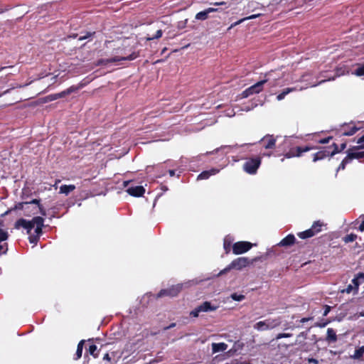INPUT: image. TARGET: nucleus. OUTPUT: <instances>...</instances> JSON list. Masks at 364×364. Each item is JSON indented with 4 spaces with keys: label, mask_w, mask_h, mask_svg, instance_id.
<instances>
[{
    "label": "nucleus",
    "mask_w": 364,
    "mask_h": 364,
    "mask_svg": "<svg viewBox=\"0 0 364 364\" xmlns=\"http://www.w3.org/2000/svg\"><path fill=\"white\" fill-rule=\"evenodd\" d=\"M4 224L1 220H0V242L5 241L8 239L9 234L6 230L3 228Z\"/></svg>",
    "instance_id": "nucleus-27"
},
{
    "label": "nucleus",
    "mask_w": 364,
    "mask_h": 364,
    "mask_svg": "<svg viewBox=\"0 0 364 364\" xmlns=\"http://www.w3.org/2000/svg\"><path fill=\"white\" fill-rule=\"evenodd\" d=\"M35 205L38 206V205H40V203H38V205H31V207H30V208H28V212L32 213V210H34V209H33V207H34Z\"/></svg>",
    "instance_id": "nucleus-51"
},
{
    "label": "nucleus",
    "mask_w": 364,
    "mask_h": 364,
    "mask_svg": "<svg viewBox=\"0 0 364 364\" xmlns=\"http://www.w3.org/2000/svg\"><path fill=\"white\" fill-rule=\"evenodd\" d=\"M360 149L358 146H354L353 149L348 151L347 157L351 161L353 159H361L364 156V151H358Z\"/></svg>",
    "instance_id": "nucleus-11"
},
{
    "label": "nucleus",
    "mask_w": 364,
    "mask_h": 364,
    "mask_svg": "<svg viewBox=\"0 0 364 364\" xmlns=\"http://www.w3.org/2000/svg\"><path fill=\"white\" fill-rule=\"evenodd\" d=\"M233 238L228 235L224 238L223 246L226 253L230 252Z\"/></svg>",
    "instance_id": "nucleus-21"
},
{
    "label": "nucleus",
    "mask_w": 364,
    "mask_h": 364,
    "mask_svg": "<svg viewBox=\"0 0 364 364\" xmlns=\"http://www.w3.org/2000/svg\"><path fill=\"white\" fill-rule=\"evenodd\" d=\"M356 237H357L356 235L350 234V235H346L344 237L343 240L346 243L351 242H353L356 239Z\"/></svg>",
    "instance_id": "nucleus-33"
},
{
    "label": "nucleus",
    "mask_w": 364,
    "mask_h": 364,
    "mask_svg": "<svg viewBox=\"0 0 364 364\" xmlns=\"http://www.w3.org/2000/svg\"><path fill=\"white\" fill-rule=\"evenodd\" d=\"M86 37L85 36H83V37H80L79 40H83V39H85Z\"/></svg>",
    "instance_id": "nucleus-60"
},
{
    "label": "nucleus",
    "mask_w": 364,
    "mask_h": 364,
    "mask_svg": "<svg viewBox=\"0 0 364 364\" xmlns=\"http://www.w3.org/2000/svg\"><path fill=\"white\" fill-rule=\"evenodd\" d=\"M333 146H334V149L331 153L327 150L320 151H318L317 153H316L314 155L313 161L316 162L318 160H321L328 156H332L335 155L336 154H337L338 152H339V151L338 150L337 145L336 144H334Z\"/></svg>",
    "instance_id": "nucleus-9"
},
{
    "label": "nucleus",
    "mask_w": 364,
    "mask_h": 364,
    "mask_svg": "<svg viewBox=\"0 0 364 364\" xmlns=\"http://www.w3.org/2000/svg\"><path fill=\"white\" fill-rule=\"evenodd\" d=\"M137 57V55L135 53H132V54L126 56V57H113L106 60H101L99 61L98 64H107L110 63H118L122 60H134Z\"/></svg>",
    "instance_id": "nucleus-8"
},
{
    "label": "nucleus",
    "mask_w": 364,
    "mask_h": 364,
    "mask_svg": "<svg viewBox=\"0 0 364 364\" xmlns=\"http://www.w3.org/2000/svg\"><path fill=\"white\" fill-rule=\"evenodd\" d=\"M309 320V318H303L301 320V323H305L306 321H308Z\"/></svg>",
    "instance_id": "nucleus-55"
},
{
    "label": "nucleus",
    "mask_w": 364,
    "mask_h": 364,
    "mask_svg": "<svg viewBox=\"0 0 364 364\" xmlns=\"http://www.w3.org/2000/svg\"><path fill=\"white\" fill-rule=\"evenodd\" d=\"M297 89L295 87H288L284 89L280 94H279L277 97V100L281 101L289 93L296 91Z\"/></svg>",
    "instance_id": "nucleus-22"
},
{
    "label": "nucleus",
    "mask_w": 364,
    "mask_h": 364,
    "mask_svg": "<svg viewBox=\"0 0 364 364\" xmlns=\"http://www.w3.org/2000/svg\"><path fill=\"white\" fill-rule=\"evenodd\" d=\"M233 268L231 267V263L227 266L225 269H223V270H221L218 274L217 276L219 277V276H221L223 275V274H225L227 273L228 272H229L230 270L232 269Z\"/></svg>",
    "instance_id": "nucleus-39"
},
{
    "label": "nucleus",
    "mask_w": 364,
    "mask_h": 364,
    "mask_svg": "<svg viewBox=\"0 0 364 364\" xmlns=\"http://www.w3.org/2000/svg\"><path fill=\"white\" fill-rule=\"evenodd\" d=\"M129 183V181H124V186H125V187L127 186Z\"/></svg>",
    "instance_id": "nucleus-58"
},
{
    "label": "nucleus",
    "mask_w": 364,
    "mask_h": 364,
    "mask_svg": "<svg viewBox=\"0 0 364 364\" xmlns=\"http://www.w3.org/2000/svg\"><path fill=\"white\" fill-rule=\"evenodd\" d=\"M83 344H84V341H81L78 345H77V350H76V353H75V358L76 360L79 359L81 358L82 356V349H83Z\"/></svg>",
    "instance_id": "nucleus-28"
},
{
    "label": "nucleus",
    "mask_w": 364,
    "mask_h": 364,
    "mask_svg": "<svg viewBox=\"0 0 364 364\" xmlns=\"http://www.w3.org/2000/svg\"><path fill=\"white\" fill-rule=\"evenodd\" d=\"M252 93H251V91L250 90L249 88L246 89L245 90H244L242 92V97L243 98H246L247 97H249L250 95H251Z\"/></svg>",
    "instance_id": "nucleus-44"
},
{
    "label": "nucleus",
    "mask_w": 364,
    "mask_h": 364,
    "mask_svg": "<svg viewBox=\"0 0 364 364\" xmlns=\"http://www.w3.org/2000/svg\"><path fill=\"white\" fill-rule=\"evenodd\" d=\"M260 16V14H255V15H252V16H248V17L244 18H242V19H241V20L238 21L237 22H236V23H235V25H237V24H239V23H242V22L245 21V20L255 18H257V17H258V16Z\"/></svg>",
    "instance_id": "nucleus-38"
},
{
    "label": "nucleus",
    "mask_w": 364,
    "mask_h": 364,
    "mask_svg": "<svg viewBox=\"0 0 364 364\" xmlns=\"http://www.w3.org/2000/svg\"><path fill=\"white\" fill-rule=\"evenodd\" d=\"M296 156L295 153L290 151L285 154V157L287 159Z\"/></svg>",
    "instance_id": "nucleus-45"
},
{
    "label": "nucleus",
    "mask_w": 364,
    "mask_h": 364,
    "mask_svg": "<svg viewBox=\"0 0 364 364\" xmlns=\"http://www.w3.org/2000/svg\"><path fill=\"white\" fill-rule=\"evenodd\" d=\"M314 235H315L314 230L311 229V228L309 230H306L304 232H301L298 233V236L301 239H306L309 237H311Z\"/></svg>",
    "instance_id": "nucleus-23"
},
{
    "label": "nucleus",
    "mask_w": 364,
    "mask_h": 364,
    "mask_svg": "<svg viewBox=\"0 0 364 364\" xmlns=\"http://www.w3.org/2000/svg\"><path fill=\"white\" fill-rule=\"evenodd\" d=\"M215 5H220V4H223V2H221V3H215Z\"/></svg>",
    "instance_id": "nucleus-61"
},
{
    "label": "nucleus",
    "mask_w": 364,
    "mask_h": 364,
    "mask_svg": "<svg viewBox=\"0 0 364 364\" xmlns=\"http://www.w3.org/2000/svg\"><path fill=\"white\" fill-rule=\"evenodd\" d=\"M308 362L309 363L318 364V360L314 358H309Z\"/></svg>",
    "instance_id": "nucleus-46"
},
{
    "label": "nucleus",
    "mask_w": 364,
    "mask_h": 364,
    "mask_svg": "<svg viewBox=\"0 0 364 364\" xmlns=\"http://www.w3.org/2000/svg\"><path fill=\"white\" fill-rule=\"evenodd\" d=\"M323 226H324V223L320 220H318L313 223L311 229L314 230V232L316 235L321 231V228Z\"/></svg>",
    "instance_id": "nucleus-25"
},
{
    "label": "nucleus",
    "mask_w": 364,
    "mask_h": 364,
    "mask_svg": "<svg viewBox=\"0 0 364 364\" xmlns=\"http://www.w3.org/2000/svg\"><path fill=\"white\" fill-rule=\"evenodd\" d=\"M38 200L33 199L30 202H23V203H18L15 205L14 208V210H23L24 211V215L26 216H31V215H36L38 213H40L41 215L46 216V210L41 206V205H35L33 207V209L32 210V213L28 212V208L31 207V205H38Z\"/></svg>",
    "instance_id": "nucleus-2"
},
{
    "label": "nucleus",
    "mask_w": 364,
    "mask_h": 364,
    "mask_svg": "<svg viewBox=\"0 0 364 364\" xmlns=\"http://www.w3.org/2000/svg\"><path fill=\"white\" fill-rule=\"evenodd\" d=\"M75 189V185H63L60 187V193L68 196L70 192H72Z\"/></svg>",
    "instance_id": "nucleus-20"
},
{
    "label": "nucleus",
    "mask_w": 364,
    "mask_h": 364,
    "mask_svg": "<svg viewBox=\"0 0 364 364\" xmlns=\"http://www.w3.org/2000/svg\"><path fill=\"white\" fill-rule=\"evenodd\" d=\"M327 338L331 341L336 340V335L335 331L332 328H328L327 330Z\"/></svg>",
    "instance_id": "nucleus-31"
},
{
    "label": "nucleus",
    "mask_w": 364,
    "mask_h": 364,
    "mask_svg": "<svg viewBox=\"0 0 364 364\" xmlns=\"http://www.w3.org/2000/svg\"><path fill=\"white\" fill-rule=\"evenodd\" d=\"M267 81V80H263L250 87L249 89L252 95L259 93L262 90V87Z\"/></svg>",
    "instance_id": "nucleus-15"
},
{
    "label": "nucleus",
    "mask_w": 364,
    "mask_h": 364,
    "mask_svg": "<svg viewBox=\"0 0 364 364\" xmlns=\"http://www.w3.org/2000/svg\"><path fill=\"white\" fill-rule=\"evenodd\" d=\"M56 76H54V77H51V80L53 81V82H55V79Z\"/></svg>",
    "instance_id": "nucleus-59"
},
{
    "label": "nucleus",
    "mask_w": 364,
    "mask_h": 364,
    "mask_svg": "<svg viewBox=\"0 0 364 364\" xmlns=\"http://www.w3.org/2000/svg\"><path fill=\"white\" fill-rule=\"evenodd\" d=\"M75 90H77V88L75 87H70L68 89H67L66 90H64L60 93L55 94V95H52L51 100H56L58 98L64 97L65 96L72 93L73 92H75Z\"/></svg>",
    "instance_id": "nucleus-17"
},
{
    "label": "nucleus",
    "mask_w": 364,
    "mask_h": 364,
    "mask_svg": "<svg viewBox=\"0 0 364 364\" xmlns=\"http://www.w3.org/2000/svg\"><path fill=\"white\" fill-rule=\"evenodd\" d=\"M328 311H329V307H328V308L326 309V311H325V312H324L323 315H324V316H326V315H327V314L328 313Z\"/></svg>",
    "instance_id": "nucleus-56"
},
{
    "label": "nucleus",
    "mask_w": 364,
    "mask_h": 364,
    "mask_svg": "<svg viewBox=\"0 0 364 364\" xmlns=\"http://www.w3.org/2000/svg\"><path fill=\"white\" fill-rule=\"evenodd\" d=\"M261 141L265 143L264 148L267 149L274 148L276 143V139L272 136H265Z\"/></svg>",
    "instance_id": "nucleus-14"
},
{
    "label": "nucleus",
    "mask_w": 364,
    "mask_h": 364,
    "mask_svg": "<svg viewBox=\"0 0 364 364\" xmlns=\"http://www.w3.org/2000/svg\"><path fill=\"white\" fill-rule=\"evenodd\" d=\"M251 109H252V108H250V107H243V108L242 109V110L245 111V112H248V111H250Z\"/></svg>",
    "instance_id": "nucleus-53"
},
{
    "label": "nucleus",
    "mask_w": 364,
    "mask_h": 364,
    "mask_svg": "<svg viewBox=\"0 0 364 364\" xmlns=\"http://www.w3.org/2000/svg\"><path fill=\"white\" fill-rule=\"evenodd\" d=\"M292 335L291 333H278L276 336V339L279 340L283 338H289L291 337Z\"/></svg>",
    "instance_id": "nucleus-40"
},
{
    "label": "nucleus",
    "mask_w": 364,
    "mask_h": 364,
    "mask_svg": "<svg viewBox=\"0 0 364 364\" xmlns=\"http://www.w3.org/2000/svg\"><path fill=\"white\" fill-rule=\"evenodd\" d=\"M352 74L358 77L364 76V63L358 65V67L352 71Z\"/></svg>",
    "instance_id": "nucleus-26"
},
{
    "label": "nucleus",
    "mask_w": 364,
    "mask_h": 364,
    "mask_svg": "<svg viewBox=\"0 0 364 364\" xmlns=\"http://www.w3.org/2000/svg\"><path fill=\"white\" fill-rule=\"evenodd\" d=\"M350 161L349 160V158L347 156L341 161V164L339 165L338 168V171L339 170H343L346 167V165L348 164Z\"/></svg>",
    "instance_id": "nucleus-35"
},
{
    "label": "nucleus",
    "mask_w": 364,
    "mask_h": 364,
    "mask_svg": "<svg viewBox=\"0 0 364 364\" xmlns=\"http://www.w3.org/2000/svg\"><path fill=\"white\" fill-rule=\"evenodd\" d=\"M357 144H359V148L364 149V135L358 139Z\"/></svg>",
    "instance_id": "nucleus-42"
},
{
    "label": "nucleus",
    "mask_w": 364,
    "mask_h": 364,
    "mask_svg": "<svg viewBox=\"0 0 364 364\" xmlns=\"http://www.w3.org/2000/svg\"><path fill=\"white\" fill-rule=\"evenodd\" d=\"M188 283L186 284H178L176 285H173L171 287L168 289H161L157 294V298H161L164 296H176L178 295V294L182 290L184 285H186Z\"/></svg>",
    "instance_id": "nucleus-4"
},
{
    "label": "nucleus",
    "mask_w": 364,
    "mask_h": 364,
    "mask_svg": "<svg viewBox=\"0 0 364 364\" xmlns=\"http://www.w3.org/2000/svg\"><path fill=\"white\" fill-rule=\"evenodd\" d=\"M255 261H256V259H254L252 261H250L247 257H238L232 261L231 267L237 270H241L242 269L247 267L249 264H252Z\"/></svg>",
    "instance_id": "nucleus-7"
},
{
    "label": "nucleus",
    "mask_w": 364,
    "mask_h": 364,
    "mask_svg": "<svg viewBox=\"0 0 364 364\" xmlns=\"http://www.w3.org/2000/svg\"><path fill=\"white\" fill-rule=\"evenodd\" d=\"M363 355H364V346H361L355 350L354 354L350 355V358L354 360H359L363 356Z\"/></svg>",
    "instance_id": "nucleus-24"
},
{
    "label": "nucleus",
    "mask_w": 364,
    "mask_h": 364,
    "mask_svg": "<svg viewBox=\"0 0 364 364\" xmlns=\"http://www.w3.org/2000/svg\"><path fill=\"white\" fill-rule=\"evenodd\" d=\"M261 164L260 158H254L248 159L243 165V168L245 172L249 174H255Z\"/></svg>",
    "instance_id": "nucleus-5"
},
{
    "label": "nucleus",
    "mask_w": 364,
    "mask_h": 364,
    "mask_svg": "<svg viewBox=\"0 0 364 364\" xmlns=\"http://www.w3.org/2000/svg\"><path fill=\"white\" fill-rule=\"evenodd\" d=\"M211 346L213 353L223 352L228 348V345L225 343H213Z\"/></svg>",
    "instance_id": "nucleus-16"
},
{
    "label": "nucleus",
    "mask_w": 364,
    "mask_h": 364,
    "mask_svg": "<svg viewBox=\"0 0 364 364\" xmlns=\"http://www.w3.org/2000/svg\"><path fill=\"white\" fill-rule=\"evenodd\" d=\"M200 312H201V311H200V310H199V306H198L194 310H193L190 313V314H191V316H193V317H198Z\"/></svg>",
    "instance_id": "nucleus-43"
},
{
    "label": "nucleus",
    "mask_w": 364,
    "mask_h": 364,
    "mask_svg": "<svg viewBox=\"0 0 364 364\" xmlns=\"http://www.w3.org/2000/svg\"><path fill=\"white\" fill-rule=\"evenodd\" d=\"M44 220L43 218L37 216L34 217L31 220H26L25 219H19L15 223V228L19 229L23 228L27 230V233L30 234L31 230L36 227V235H31L28 237L31 243L36 245L42 233V228L43 227Z\"/></svg>",
    "instance_id": "nucleus-1"
},
{
    "label": "nucleus",
    "mask_w": 364,
    "mask_h": 364,
    "mask_svg": "<svg viewBox=\"0 0 364 364\" xmlns=\"http://www.w3.org/2000/svg\"><path fill=\"white\" fill-rule=\"evenodd\" d=\"M253 244L250 242L241 241L233 244L232 252L235 255H241L250 250Z\"/></svg>",
    "instance_id": "nucleus-6"
},
{
    "label": "nucleus",
    "mask_w": 364,
    "mask_h": 364,
    "mask_svg": "<svg viewBox=\"0 0 364 364\" xmlns=\"http://www.w3.org/2000/svg\"><path fill=\"white\" fill-rule=\"evenodd\" d=\"M162 36V31L161 29L158 30L156 33L155 35L152 36H148L146 37V39L148 41H151V40H154V39H158L159 38H161Z\"/></svg>",
    "instance_id": "nucleus-34"
},
{
    "label": "nucleus",
    "mask_w": 364,
    "mask_h": 364,
    "mask_svg": "<svg viewBox=\"0 0 364 364\" xmlns=\"http://www.w3.org/2000/svg\"><path fill=\"white\" fill-rule=\"evenodd\" d=\"M104 360H109L110 358H109V354L108 353H106L105 355H104V358H103Z\"/></svg>",
    "instance_id": "nucleus-52"
},
{
    "label": "nucleus",
    "mask_w": 364,
    "mask_h": 364,
    "mask_svg": "<svg viewBox=\"0 0 364 364\" xmlns=\"http://www.w3.org/2000/svg\"><path fill=\"white\" fill-rule=\"evenodd\" d=\"M230 297L234 301H241L245 299V296L242 294H237L236 293L232 294Z\"/></svg>",
    "instance_id": "nucleus-32"
},
{
    "label": "nucleus",
    "mask_w": 364,
    "mask_h": 364,
    "mask_svg": "<svg viewBox=\"0 0 364 364\" xmlns=\"http://www.w3.org/2000/svg\"><path fill=\"white\" fill-rule=\"evenodd\" d=\"M127 192L132 196L140 197L143 196L145 192V189L141 186H137L134 187H129L127 189Z\"/></svg>",
    "instance_id": "nucleus-10"
},
{
    "label": "nucleus",
    "mask_w": 364,
    "mask_h": 364,
    "mask_svg": "<svg viewBox=\"0 0 364 364\" xmlns=\"http://www.w3.org/2000/svg\"><path fill=\"white\" fill-rule=\"evenodd\" d=\"M219 172V170L216 169V168H212L211 170L210 171H203L201 173H200L198 176V178L197 179L198 180H203V179H207L210 176L212 175H215L217 173Z\"/></svg>",
    "instance_id": "nucleus-18"
},
{
    "label": "nucleus",
    "mask_w": 364,
    "mask_h": 364,
    "mask_svg": "<svg viewBox=\"0 0 364 364\" xmlns=\"http://www.w3.org/2000/svg\"><path fill=\"white\" fill-rule=\"evenodd\" d=\"M356 278H358V280L364 281V273H359Z\"/></svg>",
    "instance_id": "nucleus-47"
},
{
    "label": "nucleus",
    "mask_w": 364,
    "mask_h": 364,
    "mask_svg": "<svg viewBox=\"0 0 364 364\" xmlns=\"http://www.w3.org/2000/svg\"><path fill=\"white\" fill-rule=\"evenodd\" d=\"M175 326H176V323H172L168 326L165 327L164 329L165 330H168V329H170V328H173Z\"/></svg>",
    "instance_id": "nucleus-49"
},
{
    "label": "nucleus",
    "mask_w": 364,
    "mask_h": 364,
    "mask_svg": "<svg viewBox=\"0 0 364 364\" xmlns=\"http://www.w3.org/2000/svg\"><path fill=\"white\" fill-rule=\"evenodd\" d=\"M353 284V288L354 289H356L357 290L358 289V287L360 285V282H359V280L358 279V278H354L352 281H351V284Z\"/></svg>",
    "instance_id": "nucleus-41"
},
{
    "label": "nucleus",
    "mask_w": 364,
    "mask_h": 364,
    "mask_svg": "<svg viewBox=\"0 0 364 364\" xmlns=\"http://www.w3.org/2000/svg\"><path fill=\"white\" fill-rule=\"evenodd\" d=\"M96 350H97V346L95 345L90 346L89 349H88L89 353L90 355H93L95 358H96L97 356V354L95 353Z\"/></svg>",
    "instance_id": "nucleus-36"
},
{
    "label": "nucleus",
    "mask_w": 364,
    "mask_h": 364,
    "mask_svg": "<svg viewBox=\"0 0 364 364\" xmlns=\"http://www.w3.org/2000/svg\"><path fill=\"white\" fill-rule=\"evenodd\" d=\"M169 175L170 176H173L175 175V171L173 170H170Z\"/></svg>",
    "instance_id": "nucleus-54"
},
{
    "label": "nucleus",
    "mask_w": 364,
    "mask_h": 364,
    "mask_svg": "<svg viewBox=\"0 0 364 364\" xmlns=\"http://www.w3.org/2000/svg\"><path fill=\"white\" fill-rule=\"evenodd\" d=\"M329 140H330V138H326V139H321L320 140V143L321 144H327L329 142Z\"/></svg>",
    "instance_id": "nucleus-48"
},
{
    "label": "nucleus",
    "mask_w": 364,
    "mask_h": 364,
    "mask_svg": "<svg viewBox=\"0 0 364 364\" xmlns=\"http://www.w3.org/2000/svg\"><path fill=\"white\" fill-rule=\"evenodd\" d=\"M295 241V237L293 235H289L279 243L281 246H289L292 245Z\"/></svg>",
    "instance_id": "nucleus-19"
},
{
    "label": "nucleus",
    "mask_w": 364,
    "mask_h": 364,
    "mask_svg": "<svg viewBox=\"0 0 364 364\" xmlns=\"http://www.w3.org/2000/svg\"><path fill=\"white\" fill-rule=\"evenodd\" d=\"M357 291H358V290L356 289H354L353 284H350L346 287V289H343L341 291L342 293H344V292H346L347 294L353 293L354 294H356Z\"/></svg>",
    "instance_id": "nucleus-30"
},
{
    "label": "nucleus",
    "mask_w": 364,
    "mask_h": 364,
    "mask_svg": "<svg viewBox=\"0 0 364 364\" xmlns=\"http://www.w3.org/2000/svg\"><path fill=\"white\" fill-rule=\"evenodd\" d=\"M281 323L279 318H267L260 321L254 325V328L258 331H264L273 329L279 326Z\"/></svg>",
    "instance_id": "nucleus-3"
},
{
    "label": "nucleus",
    "mask_w": 364,
    "mask_h": 364,
    "mask_svg": "<svg viewBox=\"0 0 364 364\" xmlns=\"http://www.w3.org/2000/svg\"><path fill=\"white\" fill-rule=\"evenodd\" d=\"M217 11V9H215V8H208L204 11H200L198 12L196 15V19L197 20H201V21H203V20H205L208 18V14L210 13H212V12H215Z\"/></svg>",
    "instance_id": "nucleus-12"
},
{
    "label": "nucleus",
    "mask_w": 364,
    "mask_h": 364,
    "mask_svg": "<svg viewBox=\"0 0 364 364\" xmlns=\"http://www.w3.org/2000/svg\"><path fill=\"white\" fill-rule=\"evenodd\" d=\"M346 144H342L341 145V150L344 149L346 148Z\"/></svg>",
    "instance_id": "nucleus-57"
},
{
    "label": "nucleus",
    "mask_w": 364,
    "mask_h": 364,
    "mask_svg": "<svg viewBox=\"0 0 364 364\" xmlns=\"http://www.w3.org/2000/svg\"><path fill=\"white\" fill-rule=\"evenodd\" d=\"M357 130H358V129L355 127H352L350 130L345 131L343 132V135L352 136L356 132Z\"/></svg>",
    "instance_id": "nucleus-37"
},
{
    "label": "nucleus",
    "mask_w": 364,
    "mask_h": 364,
    "mask_svg": "<svg viewBox=\"0 0 364 364\" xmlns=\"http://www.w3.org/2000/svg\"><path fill=\"white\" fill-rule=\"evenodd\" d=\"M310 150H311V148L309 146H306L304 148L298 146L296 149L295 155H296V156L299 157L302 154V153L309 151Z\"/></svg>",
    "instance_id": "nucleus-29"
},
{
    "label": "nucleus",
    "mask_w": 364,
    "mask_h": 364,
    "mask_svg": "<svg viewBox=\"0 0 364 364\" xmlns=\"http://www.w3.org/2000/svg\"><path fill=\"white\" fill-rule=\"evenodd\" d=\"M359 230L363 232L364 231V220H363V222L361 223V224L359 226Z\"/></svg>",
    "instance_id": "nucleus-50"
},
{
    "label": "nucleus",
    "mask_w": 364,
    "mask_h": 364,
    "mask_svg": "<svg viewBox=\"0 0 364 364\" xmlns=\"http://www.w3.org/2000/svg\"><path fill=\"white\" fill-rule=\"evenodd\" d=\"M198 306L201 312L214 311L218 308V306L212 305L209 301H205Z\"/></svg>",
    "instance_id": "nucleus-13"
}]
</instances>
